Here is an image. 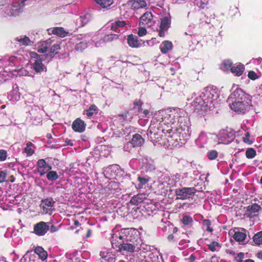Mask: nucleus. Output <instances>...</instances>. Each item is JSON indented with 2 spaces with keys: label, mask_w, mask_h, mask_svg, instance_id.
I'll use <instances>...</instances> for the list:
<instances>
[{
  "label": "nucleus",
  "mask_w": 262,
  "mask_h": 262,
  "mask_svg": "<svg viewBox=\"0 0 262 262\" xmlns=\"http://www.w3.org/2000/svg\"><path fill=\"white\" fill-rule=\"evenodd\" d=\"M228 101L235 112L245 114L252 106L251 97L241 89H236L229 96Z\"/></svg>",
  "instance_id": "obj_1"
},
{
  "label": "nucleus",
  "mask_w": 262,
  "mask_h": 262,
  "mask_svg": "<svg viewBox=\"0 0 262 262\" xmlns=\"http://www.w3.org/2000/svg\"><path fill=\"white\" fill-rule=\"evenodd\" d=\"M219 96L218 91L215 89L207 88L204 90L201 95L196 98L192 102V106L197 112L206 111L209 104L213 103Z\"/></svg>",
  "instance_id": "obj_2"
},
{
  "label": "nucleus",
  "mask_w": 262,
  "mask_h": 262,
  "mask_svg": "<svg viewBox=\"0 0 262 262\" xmlns=\"http://www.w3.org/2000/svg\"><path fill=\"white\" fill-rule=\"evenodd\" d=\"M136 244V236L132 238L131 236L126 237V239L123 241L121 246L119 247V252H138V247Z\"/></svg>",
  "instance_id": "obj_3"
},
{
  "label": "nucleus",
  "mask_w": 262,
  "mask_h": 262,
  "mask_svg": "<svg viewBox=\"0 0 262 262\" xmlns=\"http://www.w3.org/2000/svg\"><path fill=\"white\" fill-rule=\"evenodd\" d=\"M196 192L194 187H184L182 189H177L176 190V194L177 199L185 200L193 196Z\"/></svg>",
  "instance_id": "obj_4"
},
{
  "label": "nucleus",
  "mask_w": 262,
  "mask_h": 262,
  "mask_svg": "<svg viewBox=\"0 0 262 262\" xmlns=\"http://www.w3.org/2000/svg\"><path fill=\"white\" fill-rule=\"evenodd\" d=\"M49 230V225L44 222H40L34 226V232L38 236L44 235Z\"/></svg>",
  "instance_id": "obj_5"
},
{
  "label": "nucleus",
  "mask_w": 262,
  "mask_h": 262,
  "mask_svg": "<svg viewBox=\"0 0 262 262\" xmlns=\"http://www.w3.org/2000/svg\"><path fill=\"white\" fill-rule=\"evenodd\" d=\"M220 136L221 141L219 143L225 144L230 143L234 138V134L231 130H223L220 133Z\"/></svg>",
  "instance_id": "obj_6"
},
{
  "label": "nucleus",
  "mask_w": 262,
  "mask_h": 262,
  "mask_svg": "<svg viewBox=\"0 0 262 262\" xmlns=\"http://www.w3.org/2000/svg\"><path fill=\"white\" fill-rule=\"evenodd\" d=\"M37 166L38 172L41 176H43L52 169V167L47 164L44 159H39L37 161Z\"/></svg>",
  "instance_id": "obj_7"
},
{
  "label": "nucleus",
  "mask_w": 262,
  "mask_h": 262,
  "mask_svg": "<svg viewBox=\"0 0 262 262\" xmlns=\"http://www.w3.org/2000/svg\"><path fill=\"white\" fill-rule=\"evenodd\" d=\"M170 19L168 16L164 17L161 19V24L159 31V35L160 37H163L164 36V32L170 27Z\"/></svg>",
  "instance_id": "obj_8"
},
{
  "label": "nucleus",
  "mask_w": 262,
  "mask_h": 262,
  "mask_svg": "<svg viewBox=\"0 0 262 262\" xmlns=\"http://www.w3.org/2000/svg\"><path fill=\"white\" fill-rule=\"evenodd\" d=\"M123 236L121 235L119 232H116L113 234L112 236V245L114 248H118L121 246V244H122L123 241H124Z\"/></svg>",
  "instance_id": "obj_9"
},
{
  "label": "nucleus",
  "mask_w": 262,
  "mask_h": 262,
  "mask_svg": "<svg viewBox=\"0 0 262 262\" xmlns=\"http://www.w3.org/2000/svg\"><path fill=\"white\" fill-rule=\"evenodd\" d=\"M60 49V45L56 43L52 46L50 49V52L48 54L41 55V58L44 60H47L48 62L50 61L54 57V55L57 54Z\"/></svg>",
  "instance_id": "obj_10"
},
{
  "label": "nucleus",
  "mask_w": 262,
  "mask_h": 262,
  "mask_svg": "<svg viewBox=\"0 0 262 262\" xmlns=\"http://www.w3.org/2000/svg\"><path fill=\"white\" fill-rule=\"evenodd\" d=\"M72 128L76 132L82 133L85 130V124L83 121L77 118L73 122Z\"/></svg>",
  "instance_id": "obj_11"
},
{
  "label": "nucleus",
  "mask_w": 262,
  "mask_h": 262,
  "mask_svg": "<svg viewBox=\"0 0 262 262\" xmlns=\"http://www.w3.org/2000/svg\"><path fill=\"white\" fill-rule=\"evenodd\" d=\"M261 207L257 204H253L249 205L247 208V214L250 217H253L257 215L258 212L260 210Z\"/></svg>",
  "instance_id": "obj_12"
},
{
  "label": "nucleus",
  "mask_w": 262,
  "mask_h": 262,
  "mask_svg": "<svg viewBox=\"0 0 262 262\" xmlns=\"http://www.w3.org/2000/svg\"><path fill=\"white\" fill-rule=\"evenodd\" d=\"M144 142V139L142 137L138 134H136L133 135L130 144L133 145V147H140Z\"/></svg>",
  "instance_id": "obj_13"
},
{
  "label": "nucleus",
  "mask_w": 262,
  "mask_h": 262,
  "mask_svg": "<svg viewBox=\"0 0 262 262\" xmlns=\"http://www.w3.org/2000/svg\"><path fill=\"white\" fill-rule=\"evenodd\" d=\"M152 15L150 12H146L140 17V24L150 25L152 20Z\"/></svg>",
  "instance_id": "obj_14"
},
{
  "label": "nucleus",
  "mask_w": 262,
  "mask_h": 262,
  "mask_svg": "<svg viewBox=\"0 0 262 262\" xmlns=\"http://www.w3.org/2000/svg\"><path fill=\"white\" fill-rule=\"evenodd\" d=\"M133 9H139L146 6V3L144 0H132L128 2Z\"/></svg>",
  "instance_id": "obj_15"
},
{
  "label": "nucleus",
  "mask_w": 262,
  "mask_h": 262,
  "mask_svg": "<svg viewBox=\"0 0 262 262\" xmlns=\"http://www.w3.org/2000/svg\"><path fill=\"white\" fill-rule=\"evenodd\" d=\"M127 43L132 48H138L141 45V43L136 36L133 34L127 36Z\"/></svg>",
  "instance_id": "obj_16"
},
{
  "label": "nucleus",
  "mask_w": 262,
  "mask_h": 262,
  "mask_svg": "<svg viewBox=\"0 0 262 262\" xmlns=\"http://www.w3.org/2000/svg\"><path fill=\"white\" fill-rule=\"evenodd\" d=\"M52 42V40L50 39L41 42L38 46L37 51L41 53H45L47 52Z\"/></svg>",
  "instance_id": "obj_17"
},
{
  "label": "nucleus",
  "mask_w": 262,
  "mask_h": 262,
  "mask_svg": "<svg viewBox=\"0 0 262 262\" xmlns=\"http://www.w3.org/2000/svg\"><path fill=\"white\" fill-rule=\"evenodd\" d=\"M136 244H138L137 246L138 247V252L141 251L143 252H146L150 250V246L143 244L141 239L138 235H136Z\"/></svg>",
  "instance_id": "obj_18"
},
{
  "label": "nucleus",
  "mask_w": 262,
  "mask_h": 262,
  "mask_svg": "<svg viewBox=\"0 0 262 262\" xmlns=\"http://www.w3.org/2000/svg\"><path fill=\"white\" fill-rule=\"evenodd\" d=\"M172 48V44L171 42L166 40L163 41L160 45V50L163 54L167 53L169 50H171Z\"/></svg>",
  "instance_id": "obj_19"
},
{
  "label": "nucleus",
  "mask_w": 262,
  "mask_h": 262,
  "mask_svg": "<svg viewBox=\"0 0 262 262\" xmlns=\"http://www.w3.org/2000/svg\"><path fill=\"white\" fill-rule=\"evenodd\" d=\"M39 59L36 60L33 64V69L37 73L41 72L44 70V67L41 61L42 60L41 55L39 56ZM43 60H44L43 59Z\"/></svg>",
  "instance_id": "obj_20"
},
{
  "label": "nucleus",
  "mask_w": 262,
  "mask_h": 262,
  "mask_svg": "<svg viewBox=\"0 0 262 262\" xmlns=\"http://www.w3.org/2000/svg\"><path fill=\"white\" fill-rule=\"evenodd\" d=\"M43 203V209L46 213H48L49 210H50V208L53 206L54 202L52 199H47L42 201Z\"/></svg>",
  "instance_id": "obj_21"
},
{
  "label": "nucleus",
  "mask_w": 262,
  "mask_h": 262,
  "mask_svg": "<svg viewBox=\"0 0 262 262\" xmlns=\"http://www.w3.org/2000/svg\"><path fill=\"white\" fill-rule=\"evenodd\" d=\"M176 113H166L163 118V121L167 123H174L176 122Z\"/></svg>",
  "instance_id": "obj_22"
},
{
  "label": "nucleus",
  "mask_w": 262,
  "mask_h": 262,
  "mask_svg": "<svg viewBox=\"0 0 262 262\" xmlns=\"http://www.w3.org/2000/svg\"><path fill=\"white\" fill-rule=\"evenodd\" d=\"M52 33L60 37H65L68 33L62 27H55L52 30Z\"/></svg>",
  "instance_id": "obj_23"
},
{
  "label": "nucleus",
  "mask_w": 262,
  "mask_h": 262,
  "mask_svg": "<svg viewBox=\"0 0 262 262\" xmlns=\"http://www.w3.org/2000/svg\"><path fill=\"white\" fill-rule=\"evenodd\" d=\"M35 253H36L42 260H45L47 257V253L41 247H37L34 249Z\"/></svg>",
  "instance_id": "obj_24"
},
{
  "label": "nucleus",
  "mask_w": 262,
  "mask_h": 262,
  "mask_svg": "<svg viewBox=\"0 0 262 262\" xmlns=\"http://www.w3.org/2000/svg\"><path fill=\"white\" fill-rule=\"evenodd\" d=\"M244 71V67L243 65L239 64L236 67H233L231 68V72L235 74L236 76H241Z\"/></svg>",
  "instance_id": "obj_25"
},
{
  "label": "nucleus",
  "mask_w": 262,
  "mask_h": 262,
  "mask_svg": "<svg viewBox=\"0 0 262 262\" xmlns=\"http://www.w3.org/2000/svg\"><path fill=\"white\" fill-rule=\"evenodd\" d=\"M34 145L31 142H28L24 149V152L27 154V156H31L34 153Z\"/></svg>",
  "instance_id": "obj_26"
},
{
  "label": "nucleus",
  "mask_w": 262,
  "mask_h": 262,
  "mask_svg": "<svg viewBox=\"0 0 262 262\" xmlns=\"http://www.w3.org/2000/svg\"><path fill=\"white\" fill-rule=\"evenodd\" d=\"M102 8H105L113 4V0H95Z\"/></svg>",
  "instance_id": "obj_27"
},
{
  "label": "nucleus",
  "mask_w": 262,
  "mask_h": 262,
  "mask_svg": "<svg viewBox=\"0 0 262 262\" xmlns=\"http://www.w3.org/2000/svg\"><path fill=\"white\" fill-rule=\"evenodd\" d=\"M246 237V235L245 233L239 231H236L233 235V238L238 242L244 241Z\"/></svg>",
  "instance_id": "obj_28"
},
{
  "label": "nucleus",
  "mask_w": 262,
  "mask_h": 262,
  "mask_svg": "<svg viewBox=\"0 0 262 262\" xmlns=\"http://www.w3.org/2000/svg\"><path fill=\"white\" fill-rule=\"evenodd\" d=\"M118 39V35L116 34H108L104 36L103 41L105 43H108Z\"/></svg>",
  "instance_id": "obj_29"
},
{
  "label": "nucleus",
  "mask_w": 262,
  "mask_h": 262,
  "mask_svg": "<svg viewBox=\"0 0 262 262\" xmlns=\"http://www.w3.org/2000/svg\"><path fill=\"white\" fill-rule=\"evenodd\" d=\"M253 238L256 245H262V231L259 232L255 234Z\"/></svg>",
  "instance_id": "obj_30"
},
{
  "label": "nucleus",
  "mask_w": 262,
  "mask_h": 262,
  "mask_svg": "<svg viewBox=\"0 0 262 262\" xmlns=\"http://www.w3.org/2000/svg\"><path fill=\"white\" fill-rule=\"evenodd\" d=\"M141 196V194H138L137 195L134 196L131 199L130 203L134 205H138L142 202V198Z\"/></svg>",
  "instance_id": "obj_31"
},
{
  "label": "nucleus",
  "mask_w": 262,
  "mask_h": 262,
  "mask_svg": "<svg viewBox=\"0 0 262 262\" xmlns=\"http://www.w3.org/2000/svg\"><path fill=\"white\" fill-rule=\"evenodd\" d=\"M97 113V107L95 105H92L88 110H86V115L89 117L93 116Z\"/></svg>",
  "instance_id": "obj_32"
},
{
  "label": "nucleus",
  "mask_w": 262,
  "mask_h": 262,
  "mask_svg": "<svg viewBox=\"0 0 262 262\" xmlns=\"http://www.w3.org/2000/svg\"><path fill=\"white\" fill-rule=\"evenodd\" d=\"M178 137V133H173L171 136H169V138H167V141L169 143V145L172 146H176L177 144H175V142H174L176 140H177L176 138Z\"/></svg>",
  "instance_id": "obj_33"
},
{
  "label": "nucleus",
  "mask_w": 262,
  "mask_h": 262,
  "mask_svg": "<svg viewBox=\"0 0 262 262\" xmlns=\"http://www.w3.org/2000/svg\"><path fill=\"white\" fill-rule=\"evenodd\" d=\"M47 178L50 181H54L58 178V176L56 171H50L48 172Z\"/></svg>",
  "instance_id": "obj_34"
},
{
  "label": "nucleus",
  "mask_w": 262,
  "mask_h": 262,
  "mask_svg": "<svg viewBox=\"0 0 262 262\" xmlns=\"http://www.w3.org/2000/svg\"><path fill=\"white\" fill-rule=\"evenodd\" d=\"M181 222L185 225H191L193 222V220L190 216L184 215L181 220Z\"/></svg>",
  "instance_id": "obj_35"
},
{
  "label": "nucleus",
  "mask_w": 262,
  "mask_h": 262,
  "mask_svg": "<svg viewBox=\"0 0 262 262\" xmlns=\"http://www.w3.org/2000/svg\"><path fill=\"white\" fill-rule=\"evenodd\" d=\"M91 18V16L89 13H86L83 16H81L80 17V21L81 22L82 26H83L86 24L90 20Z\"/></svg>",
  "instance_id": "obj_36"
},
{
  "label": "nucleus",
  "mask_w": 262,
  "mask_h": 262,
  "mask_svg": "<svg viewBox=\"0 0 262 262\" xmlns=\"http://www.w3.org/2000/svg\"><path fill=\"white\" fill-rule=\"evenodd\" d=\"M255 155L256 151L253 148H248L246 151V156L248 159H252Z\"/></svg>",
  "instance_id": "obj_37"
},
{
  "label": "nucleus",
  "mask_w": 262,
  "mask_h": 262,
  "mask_svg": "<svg viewBox=\"0 0 262 262\" xmlns=\"http://www.w3.org/2000/svg\"><path fill=\"white\" fill-rule=\"evenodd\" d=\"M138 180L139 182V184H138L139 188H142L143 187V186L145 185L149 181L148 179L144 177H141L140 176L138 177Z\"/></svg>",
  "instance_id": "obj_38"
},
{
  "label": "nucleus",
  "mask_w": 262,
  "mask_h": 262,
  "mask_svg": "<svg viewBox=\"0 0 262 262\" xmlns=\"http://www.w3.org/2000/svg\"><path fill=\"white\" fill-rule=\"evenodd\" d=\"M219 244L216 242H212L208 245V248L212 252L217 251L219 249Z\"/></svg>",
  "instance_id": "obj_39"
},
{
  "label": "nucleus",
  "mask_w": 262,
  "mask_h": 262,
  "mask_svg": "<svg viewBox=\"0 0 262 262\" xmlns=\"http://www.w3.org/2000/svg\"><path fill=\"white\" fill-rule=\"evenodd\" d=\"M26 1H22L21 2H17L13 4V5L16 9H20V12L23 11V9L25 6V3Z\"/></svg>",
  "instance_id": "obj_40"
},
{
  "label": "nucleus",
  "mask_w": 262,
  "mask_h": 262,
  "mask_svg": "<svg viewBox=\"0 0 262 262\" xmlns=\"http://www.w3.org/2000/svg\"><path fill=\"white\" fill-rule=\"evenodd\" d=\"M17 40L20 42V45L25 46L29 45V43L31 41L30 39L27 36H25L23 38H18Z\"/></svg>",
  "instance_id": "obj_41"
},
{
  "label": "nucleus",
  "mask_w": 262,
  "mask_h": 262,
  "mask_svg": "<svg viewBox=\"0 0 262 262\" xmlns=\"http://www.w3.org/2000/svg\"><path fill=\"white\" fill-rule=\"evenodd\" d=\"M232 65V63L229 60H225L223 62V66L225 70H228L229 69L231 70V68L233 67Z\"/></svg>",
  "instance_id": "obj_42"
},
{
  "label": "nucleus",
  "mask_w": 262,
  "mask_h": 262,
  "mask_svg": "<svg viewBox=\"0 0 262 262\" xmlns=\"http://www.w3.org/2000/svg\"><path fill=\"white\" fill-rule=\"evenodd\" d=\"M203 225L206 230L209 232H212L213 229L212 228L210 227V222L208 220H204L203 221Z\"/></svg>",
  "instance_id": "obj_43"
},
{
  "label": "nucleus",
  "mask_w": 262,
  "mask_h": 262,
  "mask_svg": "<svg viewBox=\"0 0 262 262\" xmlns=\"http://www.w3.org/2000/svg\"><path fill=\"white\" fill-rule=\"evenodd\" d=\"M217 155V152L216 150H210L208 152L207 156L210 160H213L216 158Z\"/></svg>",
  "instance_id": "obj_44"
},
{
  "label": "nucleus",
  "mask_w": 262,
  "mask_h": 262,
  "mask_svg": "<svg viewBox=\"0 0 262 262\" xmlns=\"http://www.w3.org/2000/svg\"><path fill=\"white\" fill-rule=\"evenodd\" d=\"M7 173L6 171H0V183L4 182H7L6 177Z\"/></svg>",
  "instance_id": "obj_45"
},
{
  "label": "nucleus",
  "mask_w": 262,
  "mask_h": 262,
  "mask_svg": "<svg viewBox=\"0 0 262 262\" xmlns=\"http://www.w3.org/2000/svg\"><path fill=\"white\" fill-rule=\"evenodd\" d=\"M20 13V9H16L14 7V5H13L11 9L10 10V15L11 16H16L18 15V14Z\"/></svg>",
  "instance_id": "obj_46"
},
{
  "label": "nucleus",
  "mask_w": 262,
  "mask_h": 262,
  "mask_svg": "<svg viewBox=\"0 0 262 262\" xmlns=\"http://www.w3.org/2000/svg\"><path fill=\"white\" fill-rule=\"evenodd\" d=\"M7 152L5 150H0V161H4L6 159Z\"/></svg>",
  "instance_id": "obj_47"
},
{
  "label": "nucleus",
  "mask_w": 262,
  "mask_h": 262,
  "mask_svg": "<svg viewBox=\"0 0 262 262\" xmlns=\"http://www.w3.org/2000/svg\"><path fill=\"white\" fill-rule=\"evenodd\" d=\"M147 33L146 30L144 28H140L139 29L138 32V35L141 37L145 35H146Z\"/></svg>",
  "instance_id": "obj_48"
},
{
  "label": "nucleus",
  "mask_w": 262,
  "mask_h": 262,
  "mask_svg": "<svg viewBox=\"0 0 262 262\" xmlns=\"http://www.w3.org/2000/svg\"><path fill=\"white\" fill-rule=\"evenodd\" d=\"M248 77L252 80H255L257 78V75L253 71H250L248 73Z\"/></svg>",
  "instance_id": "obj_49"
},
{
  "label": "nucleus",
  "mask_w": 262,
  "mask_h": 262,
  "mask_svg": "<svg viewBox=\"0 0 262 262\" xmlns=\"http://www.w3.org/2000/svg\"><path fill=\"white\" fill-rule=\"evenodd\" d=\"M126 25V23L123 20H118L115 22V25H117L118 28L123 27Z\"/></svg>",
  "instance_id": "obj_50"
},
{
  "label": "nucleus",
  "mask_w": 262,
  "mask_h": 262,
  "mask_svg": "<svg viewBox=\"0 0 262 262\" xmlns=\"http://www.w3.org/2000/svg\"><path fill=\"white\" fill-rule=\"evenodd\" d=\"M249 137H250V134L248 132L246 133L245 136L244 137H243L244 142L245 143H250Z\"/></svg>",
  "instance_id": "obj_51"
},
{
  "label": "nucleus",
  "mask_w": 262,
  "mask_h": 262,
  "mask_svg": "<svg viewBox=\"0 0 262 262\" xmlns=\"http://www.w3.org/2000/svg\"><path fill=\"white\" fill-rule=\"evenodd\" d=\"M57 230V228L54 225H52L50 228V231L51 232H54Z\"/></svg>",
  "instance_id": "obj_52"
},
{
  "label": "nucleus",
  "mask_w": 262,
  "mask_h": 262,
  "mask_svg": "<svg viewBox=\"0 0 262 262\" xmlns=\"http://www.w3.org/2000/svg\"><path fill=\"white\" fill-rule=\"evenodd\" d=\"M118 28V27H117V26L115 25V22L114 23L112 24V27H111V29L113 31H116Z\"/></svg>",
  "instance_id": "obj_53"
},
{
  "label": "nucleus",
  "mask_w": 262,
  "mask_h": 262,
  "mask_svg": "<svg viewBox=\"0 0 262 262\" xmlns=\"http://www.w3.org/2000/svg\"><path fill=\"white\" fill-rule=\"evenodd\" d=\"M30 55L32 58H37L38 56L37 54L35 52H31Z\"/></svg>",
  "instance_id": "obj_54"
},
{
  "label": "nucleus",
  "mask_w": 262,
  "mask_h": 262,
  "mask_svg": "<svg viewBox=\"0 0 262 262\" xmlns=\"http://www.w3.org/2000/svg\"><path fill=\"white\" fill-rule=\"evenodd\" d=\"M195 257L193 255H191V256H190L189 257V260L191 261V262H195Z\"/></svg>",
  "instance_id": "obj_55"
},
{
  "label": "nucleus",
  "mask_w": 262,
  "mask_h": 262,
  "mask_svg": "<svg viewBox=\"0 0 262 262\" xmlns=\"http://www.w3.org/2000/svg\"><path fill=\"white\" fill-rule=\"evenodd\" d=\"M66 144L67 145H70V146H73V143L70 140H67L66 141Z\"/></svg>",
  "instance_id": "obj_56"
},
{
  "label": "nucleus",
  "mask_w": 262,
  "mask_h": 262,
  "mask_svg": "<svg viewBox=\"0 0 262 262\" xmlns=\"http://www.w3.org/2000/svg\"><path fill=\"white\" fill-rule=\"evenodd\" d=\"M107 254V253H105V252H101L100 253V255L101 256V257L103 258H106V255Z\"/></svg>",
  "instance_id": "obj_57"
},
{
  "label": "nucleus",
  "mask_w": 262,
  "mask_h": 262,
  "mask_svg": "<svg viewBox=\"0 0 262 262\" xmlns=\"http://www.w3.org/2000/svg\"><path fill=\"white\" fill-rule=\"evenodd\" d=\"M237 257L240 259H242L244 257V254L242 253H240L238 254Z\"/></svg>",
  "instance_id": "obj_58"
},
{
  "label": "nucleus",
  "mask_w": 262,
  "mask_h": 262,
  "mask_svg": "<svg viewBox=\"0 0 262 262\" xmlns=\"http://www.w3.org/2000/svg\"><path fill=\"white\" fill-rule=\"evenodd\" d=\"M83 43L82 42H80L79 44H78V45H77V48H80V47H82V46L83 45Z\"/></svg>",
  "instance_id": "obj_59"
},
{
  "label": "nucleus",
  "mask_w": 262,
  "mask_h": 262,
  "mask_svg": "<svg viewBox=\"0 0 262 262\" xmlns=\"http://www.w3.org/2000/svg\"><path fill=\"white\" fill-rule=\"evenodd\" d=\"M90 234H91V230H89L88 231V233H87V235H86V237H89V236H90Z\"/></svg>",
  "instance_id": "obj_60"
},
{
  "label": "nucleus",
  "mask_w": 262,
  "mask_h": 262,
  "mask_svg": "<svg viewBox=\"0 0 262 262\" xmlns=\"http://www.w3.org/2000/svg\"><path fill=\"white\" fill-rule=\"evenodd\" d=\"M173 236L172 235H169L168 237V238L169 239V240H171L173 238Z\"/></svg>",
  "instance_id": "obj_61"
},
{
  "label": "nucleus",
  "mask_w": 262,
  "mask_h": 262,
  "mask_svg": "<svg viewBox=\"0 0 262 262\" xmlns=\"http://www.w3.org/2000/svg\"><path fill=\"white\" fill-rule=\"evenodd\" d=\"M244 262H254V260H253L252 259H247L246 260H245Z\"/></svg>",
  "instance_id": "obj_62"
},
{
  "label": "nucleus",
  "mask_w": 262,
  "mask_h": 262,
  "mask_svg": "<svg viewBox=\"0 0 262 262\" xmlns=\"http://www.w3.org/2000/svg\"><path fill=\"white\" fill-rule=\"evenodd\" d=\"M171 131V129H167L166 130V134L168 133V134H170V132Z\"/></svg>",
  "instance_id": "obj_63"
},
{
  "label": "nucleus",
  "mask_w": 262,
  "mask_h": 262,
  "mask_svg": "<svg viewBox=\"0 0 262 262\" xmlns=\"http://www.w3.org/2000/svg\"><path fill=\"white\" fill-rule=\"evenodd\" d=\"M258 257H261L262 258V253H259L258 254Z\"/></svg>",
  "instance_id": "obj_64"
}]
</instances>
